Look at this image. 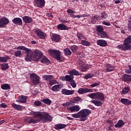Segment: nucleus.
<instances>
[{"label": "nucleus", "instance_id": "obj_9", "mask_svg": "<svg viewBox=\"0 0 131 131\" xmlns=\"http://www.w3.org/2000/svg\"><path fill=\"white\" fill-rule=\"evenodd\" d=\"M36 34H37V36L39 37L41 39H46V33H43L42 31L40 29H36L35 31Z\"/></svg>", "mask_w": 131, "mask_h": 131}, {"label": "nucleus", "instance_id": "obj_40", "mask_svg": "<svg viewBox=\"0 0 131 131\" xmlns=\"http://www.w3.org/2000/svg\"><path fill=\"white\" fill-rule=\"evenodd\" d=\"M41 63H44L45 64H47V63H50V60L48 59V58L46 56H44L42 60H41Z\"/></svg>", "mask_w": 131, "mask_h": 131}, {"label": "nucleus", "instance_id": "obj_27", "mask_svg": "<svg viewBox=\"0 0 131 131\" xmlns=\"http://www.w3.org/2000/svg\"><path fill=\"white\" fill-rule=\"evenodd\" d=\"M42 78L45 80H47V81H50V80H51L52 79H54V76H53L52 75H46L42 76Z\"/></svg>", "mask_w": 131, "mask_h": 131}, {"label": "nucleus", "instance_id": "obj_33", "mask_svg": "<svg viewBox=\"0 0 131 131\" xmlns=\"http://www.w3.org/2000/svg\"><path fill=\"white\" fill-rule=\"evenodd\" d=\"M69 74L71 75H79V72L78 71L75 70H73L72 71H69Z\"/></svg>", "mask_w": 131, "mask_h": 131}, {"label": "nucleus", "instance_id": "obj_53", "mask_svg": "<svg viewBox=\"0 0 131 131\" xmlns=\"http://www.w3.org/2000/svg\"><path fill=\"white\" fill-rule=\"evenodd\" d=\"M98 85H100V83H95L91 84L90 86H91V88H95V86H98Z\"/></svg>", "mask_w": 131, "mask_h": 131}, {"label": "nucleus", "instance_id": "obj_57", "mask_svg": "<svg viewBox=\"0 0 131 131\" xmlns=\"http://www.w3.org/2000/svg\"><path fill=\"white\" fill-rule=\"evenodd\" d=\"M67 13H68L69 14H74V11L71 9H68L67 10Z\"/></svg>", "mask_w": 131, "mask_h": 131}, {"label": "nucleus", "instance_id": "obj_49", "mask_svg": "<svg viewBox=\"0 0 131 131\" xmlns=\"http://www.w3.org/2000/svg\"><path fill=\"white\" fill-rule=\"evenodd\" d=\"M108 17V15H107V13L105 12H103L101 13V18L102 19H106Z\"/></svg>", "mask_w": 131, "mask_h": 131}, {"label": "nucleus", "instance_id": "obj_30", "mask_svg": "<svg viewBox=\"0 0 131 131\" xmlns=\"http://www.w3.org/2000/svg\"><path fill=\"white\" fill-rule=\"evenodd\" d=\"M58 29L59 30H68L69 29L68 27H66L63 24H59L57 26Z\"/></svg>", "mask_w": 131, "mask_h": 131}, {"label": "nucleus", "instance_id": "obj_38", "mask_svg": "<svg viewBox=\"0 0 131 131\" xmlns=\"http://www.w3.org/2000/svg\"><path fill=\"white\" fill-rule=\"evenodd\" d=\"M9 57H0V62L1 63H6L8 62Z\"/></svg>", "mask_w": 131, "mask_h": 131}, {"label": "nucleus", "instance_id": "obj_63", "mask_svg": "<svg viewBox=\"0 0 131 131\" xmlns=\"http://www.w3.org/2000/svg\"><path fill=\"white\" fill-rule=\"evenodd\" d=\"M116 4L120 3V0H114Z\"/></svg>", "mask_w": 131, "mask_h": 131}, {"label": "nucleus", "instance_id": "obj_51", "mask_svg": "<svg viewBox=\"0 0 131 131\" xmlns=\"http://www.w3.org/2000/svg\"><path fill=\"white\" fill-rule=\"evenodd\" d=\"M34 105H35V106H36L37 107H39V106L41 105V102L38 101H35Z\"/></svg>", "mask_w": 131, "mask_h": 131}, {"label": "nucleus", "instance_id": "obj_19", "mask_svg": "<svg viewBox=\"0 0 131 131\" xmlns=\"http://www.w3.org/2000/svg\"><path fill=\"white\" fill-rule=\"evenodd\" d=\"M124 42L128 47H129L130 49L131 50V35L128 36L126 38H125L124 40Z\"/></svg>", "mask_w": 131, "mask_h": 131}, {"label": "nucleus", "instance_id": "obj_7", "mask_svg": "<svg viewBox=\"0 0 131 131\" xmlns=\"http://www.w3.org/2000/svg\"><path fill=\"white\" fill-rule=\"evenodd\" d=\"M49 54L51 56H54V57L57 60H61V52L59 50H51L49 51Z\"/></svg>", "mask_w": 131, "mask_h": 131}, {"label": "nucleus", "instance_id": "obj_18", "mask_svg": "<svg viewBox=\"0 0 131 131\" xmlns=\"http://www.w3.org/2000/svg\"><path fill=\"white\" fill-rule=\"evenodd\" d=\"M99 20H100V16L98 15H96L91 18V22L93 24H97Z\"/></svg>", "mask_w": 131, "mask_h": 131}, {"label": "nucleus", "instance_id": "obj_56", "mask_svg": "<svg viewBox=\"0 0 131 131\" xmlns=\"http://www.w3.org/2000/svg\"><path fill=\"white\" fill-rule=\"evenodd\" d=\"M74 98H75V101H77V102H79V101L81 100V98L78 96L74 97Z\"/></svg>", "mask_w": 131, "mask_h": 131}, {"label": "nucleus", "instance_id": "obj_10", "mask_svg": "<svg viewBox=\"0 0 131 131\" xmlns=\"http://www.w3.org/2000/svg\"><path fill=\"white\" fill-rule=\"evenodd\" d=\"M74 93H75L74 90H69L65 89L61 90V94L66 96H71V95H73Z\"/></svg>", "mask_w": 131, "mask_h": 131}, {"label": "nucleus", "instance_id": "obj_2", "mask_svg": "<svg viewBox=\"0 0 131 131\" xmlns=\"http://www.w3.org/2000/svg\"><path fill=\"white\" fill-rule=\"evenodd\" d=\"M42 52L38 50H35L33 52L31 51V53L29 55V57H31L30 60H26L27 62H30L33 59L34 61H37L39 59L42 58Z\"/></svg>", "mask_w": 131, "mask_h": 131}, {"label": "nucleus", "instance_id": "obj_60", "mask_svg": "<svg viewBox=\"0 0 131 131\" xmlns=\"http://www.w3.org/2000/svg\"><path fill=\"white\" fill-rule=\"evenodd\" d=\"M130 20H131V17H130ZM128 25L129 29L130 30H131V20H130H130L128 21Z\"/></svg>", "mask_w": 131, "mask_h": 131}, {"label": "nucleus", "instance_id": "obj_35", "mask_svg": "<svg viewBox=\"0 0 131 131\" xmlns=\"http://www.w3.org/2000/svg\"><path fill=\"white\" fill-rule=\"evenodd\" d=\"M41 101L47 105H51V104H52L51 100L48 98L43 99Z\"/></svg>", "mask_w": 131, "mask_h": 131}, {"label": "nucleus", "instance_id": "obj_24", "mask_svg": "<svg viewBox=\"0 0 131 131\" xmlns=\"http://www.w3.org/2000/svg\"><path fill=\"white\" fill-rule=\"evenodd\" d=\"M68 109H69V111H70V112H74V111L78 112L80 110L78 105L70 106L69 108H68Z\"/></svg>", "mask_w": 131, "mask_h": 131}, {"label": "nucleus", "instance_id": "obj_3", "mask_svg": "<svg viewBox=\"0 0 131 131\" xmlns=\"http://www.w3.org/2000/svg\"><path fill=\"white\" fill-rule=\"evenodd\" d=\"M89 97L91 99H97L99 101H103L105 99V96L103 93L100 92H96L89 94Z\"/></svg>", "mask_w": 131, "mask_h": 131}, {"label": "nucleus", "instance_id": "obj_45", "mask_svg": "<svg viewBox=\"0 0 131 131\" xmlns=\"http://www.w3.org/2000/svg\"><path fill=\"white\" fill-rule=\"evenodd\" d=\"M56 83H57V80H55V78L49 82V85H54V84H56Z\"/></svg>", "mask_w": 131, "mask_h": 131}, {"label": "nucleus", "instance_id": "obj_62", "mask_svg": "<svg viewBox=\"0 0 131 131\" xmlns=\"http://www.w3.org/2000/svg\"><path fill=\"white\" fill-rule=\"evenodd\" d=\"M71 103L72 104H75V103H77V102L75 100V98H74L72 101H71Z\"/></svg>", "mask_w": 131, "mask_h": 131}, {"label": "nucleus", "instance_id": "obj_17", "mask_svg": "<svg viewBox=\"0 0 131 131\" xmlns=\"http://www.w3.org/2000/svg\"><path fill=\"white\" fill-rule=\"evenodd\" d=\"M13 23L16 25H22V19L19 17H15L12 20Z\"/></svg>", "mask_w": 131, "mask_h": 131}, {"label": "nucleus", "instance_id": "obj_1", "mask_svg": "<svg viewBox=\"0 0 131 131\" xmlns=\"http://www.w3.org/2000/svg\"><path fill=\"white\" fill-rule=\"evenodd\" d=\"M33 118L37 119H31L28 122V123H37L39 121H41L43 123L49 122L53 120V117L50 115L49 113H42L40 112H35L33 113Z\"/></svg>", "mask_w": 131, "mask_h": 131}, {"label": "nucleus", "instance_id": "obj_28", "mask_svg": "<svg viewBox=\"0 0 131 131\" xmlns=\"http://www.w3.org/2000/svg\"><path fill=\"white\" fill-rule=\"evenodd\" d=\"M122 79L123 81H130V75H124L122 77Z\"/></svg>", "mask_w": 131, "mask_h": 131}, {"label": "nucleus", "instance_id": "obj_46", "mask_svg": "<svg viewBox=\"0 0 131 131\" xmlns=\"http://www.w3.org/2000/svg\"><path fill=\"white\" fill-rule=\"evenodd\" d=\"M70 84L71 85V86H72V88H73L74 89H75V88H76V83H75V81H74V80H72V81H71L70 82Z\"/></svg>", "mask_w": 131, "mask_h": 131}, {"label": "nucleus", "instance_id": "obj_11", "mask_svg": "<svg viewBox=\"0 0 131 131\" xmlns=\"http://www.w3.org/2000/svg\"><path fill=\"white\" fill-rule=\"evenodd\" d=\"M9 19L6 17H3L0 19V27L3 28L9 24Z\"/></svg>", "mask_w": 131, "mask_h": 131}, {"label": "nucleus", "instance_id": "obj_20", "mask_svg": "<svg viewBox=\"0 0 131 131\" xmlns=\"http://www.w3.org/2000/svg\"><path fill=\"white\" fill-rule=\"evenodd\" d=\"M66 126H67V125L65 124H57L55 125V129H56V130H58L59 129L65 128Z\"/></svg>", "mask_w": 131, "mask_h": 131}, {"label": "nucleus", "instance_id": "obj_14", "mask_svg": "<svg viewBox=\"0 0 131 131\" xmlns=\"http://www.w3.org/2000/svg\"><path fill=\"white\" fill-rule=\"evenodd\" d=\"M16 101L17 103H23L24 104L27 102V96L21 95Z\"/></svg>", "mask_w": 131, "mask_h": 131}, {"label": "nucleus", "instance_id": "obj_16", "mask_svg": "<svg viewBox=\"0 0 131 131\" xmlns=\"http://www.w3.org/2000/svg\"><path fill=\"white\" fill-rule=\"evenodd\" d=\"M96 43L100 47H106L107 45L106 40L103 39L97 40Z\"/></svg>", "mask_w": 131, "mask_h": 131}, {"label": "nucleus", "instance_id": "obj_54", "mask_svg": "<svg viewBox=\"0 0 131 131\" xmlns=\"http://www.w3.org/2000/svg\"><path fill=\"white\" fill-rule=\"evenodd\" d=\"M102 24H103V25H105V26H110V25H111V24H110V23H108V22H106V21H103V22H102Z\"/></svg>", "mask_w": 131, "mask_h": 131}, {"label": "nucleus", "instance_id": "obj_21", "mask_svg": "<svg viewBox=\"0 0 131 131\" xmlns=\"http://www.w3.org/2000/svg\"><path fill=\"white\" fill-rule=\"evenodd\" d=\"M23 20L25 23L27 24L31 23V22H32V18L27 16L23 17Z\"/></svg>", "mask_w": 131, "mask_h": 131}, {"label": "nucleus", "instance_id": "obj_37", "mask_svg": "<svg viewBox=\"0 0 131 131\" xmlns=\"http://www.w3.org/2000/svg\"><path fill=\"white\" fill-rule=\"evenodd\" d=\"M63 53L67 56H70L71 55V51H70V49L68 48L63 49Z\"/></svg>", "mask_w": 131, "mask_h": 131}, {"label": "nucleus", "instance_id": "obj_52", "mask_svg": "<svg viewBox=\"0 0 131 131\" xmlns=\"http://www.w3.org/2000/svg\"><path fill=\"white\" fill-rule=\"evenodd\" d=\"M91 77H93V76L91 75V74H88L84 77V78L85 79H89V78H91Z\"/></svg>", "mask_w": 131, "mask_h": 131}, {"label": "nucleus", "instance_id": "obj_41", "mask_svg": "<svg viewBox=\"0 0 131 131\" xmlns=\"http://www.w3.org/2000/svg\"><path fill=\"white\" fill-rule=\"evenodd\" d=\"M9 68V64L8 63H3L1 66V69L2 70H7Z\"/></svg>", "mask_w": 131, "mask_h": 131}, {"label": "nucleus", "instance_id": "obj_47", "mask_svg": "<svg viewBox=\"0 0 131 131\" xmlns=\"http://www.w3.org/2000/svg\"><path fill=\"white\" fill-rule=\"evenodd\" d=\"M78 49V47L76 46H73L71 47V50L74 53H75L76 51H77V49Z\"/></svg>", "mask_w": 131, "mask_h": 131}, {"label": "nucleus", "instance_id": "obj_13", "mask_svg": "<svg viewBox=\"0 0 131 131\" xmlns=\"http://www.w3.org/2000/svg\"><path fill=\"white\" fill-rule=\"evenodd\" d=\"M77 93L80 94H85V93H93V90L87 88H80L78 89Z\"/></svg>", "mask_w": 131, "mask_h": 131}, {"label": "nucleus", "instance_id": "obj_22", "mask_svg": "<svg viewBox=\"0 0 131 131\" xmlns=\"http://www.w3.org/2000/svg\"><path fill=\"white\" fill-rule=\"evenodd\" d=\"M120 102L124 104V105H127V106H129V105H131V101L128 100L127 99L122 98L120 100Z\"/></svg>", "mask_w": 131, "mask_h": 131}, {"label": "nucleus", "instance_id": "obj_4", "mask_svg": "<svg viewBox=\"0 0 131 131\" xmlns=\"http://www.w3.org/2000/svg\"><path fill=\"white\" fill-rule=\"evenodd\" d=\"M80 113L81 115L80 121H85L88 119L87 116H89L92 112L90 110L84 109L81 110Z\"/></svg>", "mask_w": 131, "mask_h": 131}, {"label": "nucleus", "instance_id": "obj_6", "mask_svg": "<svg viewBox=\"0 0 131 131\" xmlns=\"http://www.w3.org/2000/svg\"><path fill=\"white\" fill-rule=\"evenodd\" d=\"M30 78L32 83L35 85H37L38 83H39V76H38L35 73H32L30 74Z\"/></svg>", "mask_w": 131, "mask_h": 131}, {"label": "nucleus", "instance_id": "obj_8", "mask_svg": "<svg viewBox=\"0 0 131 131\" xmlns=\"http://www.w3.org/2000/svg\"><path fill=\"white\" fill-rule=\"evenodd\" d=\"M97 30L98 32V35H99L102 38H104V37H107L108 35H107V33L104 32V30L103 29V27L101 26H98L97 27Z\"/></svg>", "mask_w": 131, "mask_h": 131}, {"label": "nucleus", "instance_id": "obj_26", "mask_svg": "<svg viewBox=\"0 0 131 131\" xmlns=\"http://www.w3.org/2000/svg\"><path fill=\"white\" fill-rule=\"evenodd\" d=\"M11 106L14 108V109H15V110L21 111L22 109H23V106L20 105L16 104V103H12Z\"/></svg>", "mask_w": 131, "mask_h": 131}, {"label": "nucleus", "instance_id": "obj_43", "mask_svg": "<svg viewBox=\"0 0 131 131\" xmlns=\"http://www.w3.org/2000/svg\"><path fill=\"white\" fill-rule=\"evenodd\" d=\"M72 116L74 117V118H81V115H80V112H78L77 114H74L72 115Z\"/></svg>", "mask_w": 131, "mask_h": 131}, {"label": "nucleus", "instance_id": "obj_29", "mask_svg": "<svg viewBox=\"0 0 131 131\" xmlns=\"http://www.w3.org/2000/svg\"><path fill=\"white\" fill-rule=\"evenodd\" d=\"M124 124V122H123V121H122V120H119L118 121L117 123L115 125V127H119V128L122 127Z\"/></svg>", "mask_w": 131, "mask_h": 131}, {"label": "nucleus", "instance_id": "obj_50", "mask_svg": "<svg viewBox=\"0 0 131 131\" xmlns=\"http://www.w3.org/2000/svg\"><path fill=\"white\" fill-rule=\"evenodd\" d=\"M77 36L79 39H82V38H83V35H82V34H80L79 33H78L77 34Z\"/></svg>", "mask_w": 131, "mask_h": 131}, {"label": "nucleus", "instance_id": "obj_12", "mask_svg": "<svg viewBox=\"0 0 131 131\" xmlns=\"http://www.w3.org/2000/svg\"><path fill=\"white\" fill-rule=\"evenodd\" d=\"M34 3L38 8H43L45 5H46L45 0H34Z\"/></svg>", "mask_w": 131, "mask_h": 131}, {"label": "nucleus", "instance_id": "obj_5", "mask_svg": "<svg viewBox=\"0 0 131 131\" xmlns=\"http://www.w3.org/2000/svg\"><path fill=\"white\" fill-rule=\"evenodd\" d=\"M17 50H22L23 51H25V54H26V57L25 58L26 61H30L31 57L29 56V55L31 54V50L26 48L24 46H18L17 47Z\"/></svg>", "mask_w": 131, "mask_h": 131}, {"label": "nucleus", "instance_id": "obj_36", "mask_svg": "<svg viewBox=\"0 0 131 131\" xmlns=\"http://www.w3.org/2000/svg\"><path fill=\"white\" fill-rule=\"evenodd\" d=\"M91 102L93 103L94 105H95V106H102V102L99 101L98 100H91Z\"/></svg>", "mask_w": 131, "mask_h": 131}, {"label": "nucleus", "instance_id": "obj_39", "mask_svg": "<svg viewBox=\"0 0 131 131\" xmlns=\"http://www.w3.org/2000/svg\"><path fill=\"white\" fill-rule=\"evenodd\" d=\"M81 45L86 47H90V46H91V42H89L88 41L83 40L81 41Z\"/></svg>", "mask_w": 131, "mask_h": 131}, {"label": "nucleus", "instance_id": "obj_59", "mask_svg": "<svg viewBox=\"0 0 131 131\" xmlns=\"http://www.w3.org/2000/svg\"><path fill=\"white\" fill-rule=\"evenodd\" d=\"M75 18H82V17H85V15H75L74 16Z\"/></svg>", "mask_w": 131, "mask_h": 131}, {"label": "nucleus", "instance_id": "obj_44", "mask_svg": "<svg viewBox=\"0 0 131 131\" xmlns=\"http://www.w3.org/2000/svg\"><path fill=\"white\" fill-rule=\"evenodd\" d=\"M21 55H22V52L21 51H17L14 53V56L15 57H18L20 58L21 57Z\"/></svg>", "mask_w": 131, "mask_h": 131}, {"label": "nucleus", "instance_id": "obj_23", "mask_svg": "<svg viewBox=\"0 0 131 131\" xmlns=\"http://www.w3.org/2000/svg\"><path fill=\"white\" fill-rule=\"evenodd\" d=\"M106 67L107 72H112L115 69V67L110 64H107Z\"/></svg>", "mask_w": 131, "mask_h": 131}, {"label": "nucleus", "instance_id": "obj_64", "mask_svg": "<svg viewBox=\"0 0 131 131\" xmlns=\"http://www.w3.org/2000/svg\"><path fill=\"white\" fill-rule=\"evenodd\" d=\"M67 118H68L69 120H73L74 119L73 118H71L70 117H67Z\"/></svg>", "mask_w": 131, "mask_h": 131}, {"label": "nucleus", "instance_id": "obj_32", "mask_svg": "<svg viewBox=\"0 0 131 131\" xmlns=\"http://www.w3.org/2000/svg\"><path fill=\"white\" fill-rule=\"evenodd\" d=\"M66 81H68L69 82H70V81H72L73 78H74V76L72 75H66Z\"/></svg>", "mask_w": 131, "mask_h": 131}, {"label": "nucleus", "instance_id": "obj_15", "mask_svg": "<svg viewBox=\"0 0 131 131\" xmlns=\"http://www.w3.org/2000/svg\"><path fill=\"white\" fill-rule=\"evenodd\" d=\"M119 49L122 50V51H129L130 49V47H128L125 42H123V45L121 44L119 45L118 46Z\"/></svg>", "mask_w": 131, "mask_h": 131}, {"label": "nucleus", "instance_id": "obj_31", "mask_svg": "<svg viewBox=\"0 0 131 131\" xmlns=\"http://www.w3.org/2000/svg\"><path fill=\"white\" fill-rule=\"evenodd\" d=\"M60 89L61 88L60 85H55L52 86L51 88V90L53 91V92H59Z\"/></svg>", "mask_w": 131, "mask_h": 131}, {"label": "nucleus", "instance_id": "obj_58", "mask_svg": "<svg viewBox=\"0 0 131 131\" xmlns=\"http://www.w3.org/2000/svg\"><path fill=\"white\" fill-rule=\"evenodd\" d=\"M1 107L2 108H6L7 107V104H6V103H2L1 105H0Z\"/></svg>", "mask_w": 131, "mask_h": 131}, {"label": "nucleus", "instance_id": "obj_61", "mask_svg": "<svg viewBox=\"0 0 131 131\" xmlns=\"http://www.w3.org/2000/svg\"><path fill=\"white\" fill-rule=\"evenodd\" d=\"M87 69H88L86 68L82 67L81 69V71H82V72H84L86 71Z\"/></svg>", "mask_w": 131, "mask_h": 131}, {"label": "nucleus", "instance_id": "obj_48", "mask_svg": "<svg viewBox=\"0 0 131 131\" xmlns=\"http://www.w3.org/2000/svg\"><path fill=\"white\" fill-rule=\"evenodd\" d=\"M128 69H125V72L126 73H128V74H131V66L128 65Z\"/></svg>", "mask_w": 131, "mask_h": 131}, {"label": "nucleus", "instance_id": "obj_25", "mask_svg": "<svg viewBox=\"0 0 131 131\" xmlns=\"http://www.w3.org/2000/svg\"><path fill=\"white\" fill-rule=\"evenodd\" d=\"M60 35L57 34H55L53 35L51 39L53 40V41H56V42H58L59 40H60Z\"/></svg>", "mask_w": 131, "mask_h": 131}, {"label": "nucleus", "instance_id": "obj_34", "mask_svg": "<svg viewBox=\"0 0 131 131\" xmlns=\"http://www.w3.org/2000/svg\"><path fill=\"white\" fill-rule=\"evenodd\" d=\"M2 90H8L11 89V86L8 84H4L1 85Z\"/></svg>", "mask_w": 131, "mask_h": 131}, {"label": "nucleus", "instance_id": "obj_42", "mask_svg": "<svg viewBox=\"0 0 131 131\" xmlns=\"http://www.w3.org/2000/svg\"><path fill=\"white\" fill-rule=\"evenodd\" d=\"M129 91V88L128 87H125L123 90H122V93L123 95H125V94H127Z\"/></svg>", "mask_w": 131, "mask_h": 131}, {"label": "nucleus", "instance_id": "obj_55", "mask_svg": "<svg viewBox=\"0 0 131 131\" xmlns=\"http://www.w3.org/2000/svg\"><path fill=\"white\" fill-rule=\"evenodd\" d=\"M60 80H62V81H66V76H61L60 77Z\"/></svg>", "mask_w": 131, "mask_h": 131}]
</instances>
